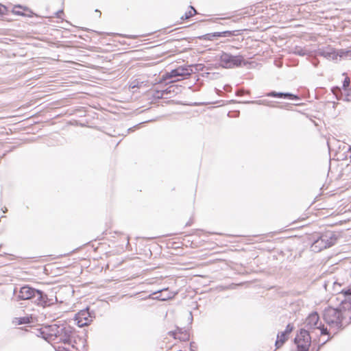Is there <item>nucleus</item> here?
<instances>
[{
    "instance_id": "obj_18",
    "label": "nucleus",
    "mask_w": 351,
    "mask_h": 351,
    "mask_svg": "<svg viewBox=\"0 0 351 351\" xmlns=\"http://www.w3.org/2000/svg\"><path fill=\"white\" fill-rule=\"evenodd\" d=\"M338 60L341 58H351V50L340 49L337 50Z\"/></svg>"
},
{
    "instance_id": "obj_31",
    "label": "nucleus",
    "mask_w": 351,
    "mask_h": 351,
    "mask_svg": "<svg viewBox=\"0 0 351 351\" xmlns=\"http://www.w3.org/2000/svg\"><path fill=\"white\" fill-rule=\"evenodd\" d=\"M326 341H324L322 343H321L320 345H319V346L317 348H313L311 349V351H319L321 348V347L326 343Z\"/></svg>"
},
{
    "instance_id": "obj_7",
    "label": "nucleus",
    "mask_w": 351,
    "mask_h": 351,
    "mask_svg": "<svg viewBox=\"0 0 351 351\" xmlns=\"http://www.w3.org/2000/svg\"><path fill=\"white\" fill-rule=\"evenodd\" d=\"M95 313L90 311L88 307L81 310L75 315V321L79 327L89 325L95 318Z\"/></svg>"
},
{
    "instance_id": "obj_2",
    "label": "nucleus",
    "mask_w": 351,
    "mask_h": 351,
    "mask_svg": "<svg viewBox=\"0 0 351 351\" xmlns=\"http://www.w3.org/2000/svg\"><path fill=\"white\" fill-rule=\"evenodd\" d=\"M323 319L332 328H344L351 322V299L342 300L337 308H326L323 311Z\"/></svg>"
},
{
    "instance_id": "obj_37",
    "label": "nucleus",
    "mask_w": 351,
    "mask_h": 351,
    "mask_svg": "<svg viewBox=\"0 0 351 351\" xmlns=\"http://www.w3.org/2000/svg\"><path fill=\"white\" fill-rule=\"evenodd\" d=\"M62 11H59V12H58V16H60V14H62Z\"/></svg>"
},
{
    "instance_id": "obj_25",
    "label": "nucleus",
    "mask_w": 351,
    "mask_h": 351,
    "mask_svg": "<svg viewBox=\"0 0 351 351\" xmlns=\"http://www.w3.org/2000/svg\"><path fill=\"white\" fill-rule=\"evenodd\" d=\"M318 328L320 330V332H321L322 335H329V332H328L327 328L324 327V325H322L321 324H319V328Z\"/></svg>"
},
{
    "instance_id": "obj_24",
    "label": "nucleus",
    "mask_w": 351,
    "mask_h": 351,
    "mask_svg": "<svg viewBox=\"0 0 351 351\" xmlns=\"http://www.w3.org/2000/svg\"><path fill=\"white\" fill-rule=\"evenodd\" d=\"M293 330V326L291 324H288L286 326L285 330L283 331L287 335L289 336V335L292 332Z\"/></svg>"
},
{
    "instance_id": "obj_5",
    "label": "nucleus",
    "mask_w": 351,
    "mask_h": 351,
    "mask_svg": "<svg viewBox=\"0 0 351 351\" xmlns=\"http://www.w3.org/2000/svg\"><path fill=\"white\" fill-rule=\"evenodd\" d=\"M294 343L297 346V351H308L311 344L309 332L304 328L300 329L294 338Z\"/></svg>"
},
{
    "instance_id": "obj_1",
    "label": "nucleus",
    "mask_w": 351,
    "mask_h": 351,
    "mask_svg": "<svg viewBox=\"0 0 351 351\" xmlns=\"http://www.w3.org/2000/svg\"><path fill=\"white\" fill-rule=\"evenodd\" d=\"M49 331L53 335L52 341L69 346L76 351H81L85 347L86 339L80 337L75 329L67 323L51 324Z\"/></svg>"
},
{
    "instance_id": "obj_12",
    "label": "nucleus",
    "mask_w": 351,
    "mask_h": 351,
    "mask_svg": "<svg viewBox=\"0 0 351 351\" xmlns=\"http://www.w3.org/2000/svg\"><path fill=\"white\" fill-rule=\"evenodd\" d=\"M49 326L50 325H47L44 328L36 329V331L35 332L36 335L37 337H41L47 342H51L53 335H51V332L49 331Z\"/></svg>"
},
{
    "instance_id": "obj_15",
    "label": "nucleus",
    "mask_w": 351,
    "mask_h": 351,
    "mask_svg": "<svg viewBox=\"0 0 351 351\" xmlns=\"http://www.w3.org/2000/svg\"><path fill=\"white\" fill-rule=\"evenodd\" d=\"M322 55L330 60H338L337 50H335L332 49L326 50L322 52Z\"/></svg>"
},
{
    "instance_id": "obj_11",
    "label": "nucleus",
    "mask_w": 351,
    "mask_h": 351,
    "mask_svg": "<svg viewBox=\"0 0 351 351\" xmlns=\"http://www.w3.org/2000/svg\"><path fill=\"white\" fill-rule=\"evenodd\" d=\"M319 315L317 312H313L307 317L306 319L305 324L306 326L308 328V329L318 328H319Z\"/></svg>"
},
{
    "instance_id": "obj_21",
    "label": "nucleus",
    "mask_w": 351,
    "mask_h": 351,
    "mask_svg": "<svg viewBox=\"0 0 351 351\" xmlns=\"http://www.w3.org/2000/svg\"><path fill=\"white\" fill-rule=\"evenodd\" d=\"M190 8L191 10H189L188 12H186L184 15V19H186L191 17L196 13V10L192 6H191Z\"/></svg>"
},
{
    "instance_id": "obj_9",
    "label": "nucleus",
    "mask_w": 351,
    "mask_h": 351,
    "mask_svg": "<svg viewBox=\"0 0 351 351\" xmlns=\"http://www.w3.org/2000/svg\"><path fill=\"white\" fill-rule=\"evenodd\" d=\"M175 294L171 292L168 288L162 289L149 294L145 298H150L160 301H166L174 297Z\"/></svg>"
},
{
    "instance_id": "obj_32",
    "label": "nucleus",
    "mask_w": 351,
    "mask_h": 351,
    "mask_svg": "<svg viewBox=\"0 0 351 351\" xmlns=\"http://www.w3.org/2000/svg\"><path fill=\"white\" fill-rule=\"evenodd\" d=\"M56 351H69V350H68V348L58 347L56 349Z\"/></svg>"
},
{
    "instance_id": "obj_13",
    "label": "nucleus",
    "mask_w": 351,
    "mask_h": 351,
    "mask_svg": "<svg viewBox=\"0 0 351 351\" xmlns=\"http://www.w3.org/2000/svg\"><path fill=\"white\" fill-rule=\"evenodd\" d=\"M234 31H225L222 32H215L213 34H207L200 36L199 38L201 40H212L215 37H225L234 36Z\"/></svg>"
},
{
    "instance_id": "obj_26",
    "label": "nucleus",
    "mask_w": 351,
    "mask_h": 351,
    "mask_svg": "<svg viewBox=\"0 0 351 351\" xmlns=\"http://www.w3.org/2000/svg\"><path fill=\"white\" fill-rule=\"evenodd\" d=\"M162 117H163V115H158V116H156L155 117H150L149 119L142 122V123L156 121L160 120V118ZM140 124H141V123H140Z\"/></svg>"
},
{
    "instance_id": "obj_27",
    "label": "nucleus",
    "mask_w": 351,
    "mask_h": 351,
    "mask_svg": "<svg viewBox=\"0 0 351 351\" xmlns=\"http://www.w3.org/2000/svg\"><path fill=\"white\" fill-rule=\"evenodd\" d=\"M29 319L27 317H20L18 320V324L21 325L28 322Z\"/></svg>"
},
{
    "instance_id": "obj_17",
    "label": "nucleus",
    "mask_w": 351,
    "mask_h": 351,
    "mask_svg": "<svg viewBox=\"0 0 351 351\" xmlns=\"http://www.w3.org/2000/svg\"><path fill=\"white\" fill-rule=\"evenodd\" d=\"M178 332V339L182 341H186L189 340L190 335L189 332L186 330H184L183 328L177 327Z\"/></svg>"
},
{
    "instance_id": "obj_6",
    "label": "nucleus",
    "mask_w": 351,
    "mask_h": 351,
    "mask_svg": "<svg viewBox=\"0 0 351 351\" xmlns=\"http://www.w3.org/2000/svg\"><path fill=\"white\" fill-rule=\"evenodd\" d=\"M220 64L224 68H232L240 66L244 62L242 56H232L230 53L222 52L219 58Z\"/></svg>"
},
{
    "instance_id": "obj_23",
    "label": "nucleus",
    "mask_w": 351,
    "mask_h": 351,
    "mask_svg": "<svg viewBox=\"0 0 351 351\" xmlns=\"http://www.w3.org/2000/svg\"><path fill=\"white\" fill-rule=\"evenodd\" d=\"M293 330V326L291 324H288L286 326L285 330L283 331L287 335L289 336V335L292 332Z\"/></svg>"
},
{
    "instance_id": "obj_14",
    "label": "nucleus",
    "mask_w": 351,
    "mask_h": 351,
    "mask_svg": "<svg viewBox=\"0 0 351 351\" xmlns=\"http://www.w3.org/2000/svg\"><path fill=\"white\" fill-rule=\"evenodd\" d=\"M149 86L150 84L147 81H140L139 80L136 79L130 82L129 87L132 90H134V88H136L138 89H143V90H145Z\"/></svg>"
},
{
    "instance_id": "obj_35",
    "label": "nucleus",
    "mask_w": 351,
    "mask_h": 351,
    "mask_svg": "<svg viewBox=\"0 0 351 351\" xmlns=\"http://www.w3.org/2000/svg\"><path fill=\"white\" fill-rule=\"evenodd\" d=\"M189 316H190V319L192 321L193 320V315H192L191 312L189 313Z\"/></svg>"
},
{
    "instance_id": "obj_34",
    "label": "nucleus",
    "mask_w": 351,
    "mask_h": 351,
    "mask_svg": "<svg viewBox=\"0 0 351 351\" xmlns=\"http://www.w3.org/2000/svg\"><path fill=\"white\" fill-rule=\"evenodd\" d=\"M3 6L0 4V14L3 13Z\"/></svg>"
},
{
    "instance_id": "obj_38",
    "label": "nucleus",
    "mask_w": 351,
    "mask_h": 351,
    "mask_svg": "<svg viewBox=\"0 0 351 351\" xmlns=\"http://www.w3.org/2000/svg\"><path fill=\"white\" fill-rule=\"evenodd\" d=\"M2 210H3V213H5L7 211V208H5V209L2 208Z\"/></svg>"
},
{
    "instance_id": "obj_8",
    "label": "nucleus",
    "mask_w": 351,
    "mask_h": 351,
    "mask_svg": "<svg viewBox=\"0 0 351 351\" xmlns=\"http://www.w3.org/2000/svg\"><path fill=\"white\" fill-rule=\"evenodd\" d=\"M193 73V69L190 66H180L175 69L171 70L170 72H167L163 76L165 80L182 77L186 78L190 76Z\"/></svg>"
},
{
    "instance_id": "obj_16",
    "label": "nucleus",
    "mask_w": 351,
    "mask_h": 351,
    "mask_svg": "<svg viewBox=\"0 0 351 351\" xmlns=\"http://www.w3.org/2000/svg\"><path fill=\"white\" fill-rule=\"evenodd\" d=\"M288 335H287L283 331L279 332L277 335V339L275 343L276 348H280L284 343L287 340Z\"/></svg>"
},
{
    "instance_id": "obj_22",
    "label": "nucleus",
    "mask_w": 351,
    "mask_h": 351,
    "mask_svg": "<svg viewBox=\"0 0 351 351\" xmlns=\"http://www.w3.org/2000/svg\"><path fill=\"white\" fill-rule=\"evenodd\" d=\"M240 111H228V112L226 114V116L228 117H238L239 115Z\"/></svg>"
},
{
    "instance_id": "obj_20",
    "label": "nucleus",
    "mask_w": 351,
    "mask_h": 351,
    "mask_svg": "<svg viewBox=\"0 0 351 351\" xmlns=\"http://www.w3.org/2000/svg\"><path fill=\"white\" fill-rule=\"evenodd\" d=\"M339 293H342L344 296V299H351V287L348 289H342Z\"/></svg>"
},
{
    "instance_id": "obj_28",
    "label": "nucleus",
    "mask_w": 351,
    "mask_h": 351,
    "mask_svg": "<svg viewBox=\"0 0 351 351\" xmlns=\"http://www.w3.org/2000/svg\"><path fill=\"white\" fill-rule=\"evenodd\" d=\"M178 330L177 329L176 330H172V331H169L168 332V335L172 337H173L174 339H178Z\"/></svg>"
},
{
    "instance_id": "obj_30",
    "label": "nucleus",
    "mask_w": 351,
    "mask_h": 351,
    "mask_svg": "<svg viewBox=\"0 0 351 351\" xmlns=\"http://www.w3.org/2000/svg\"><path fill=\"white\" fill-rule=\"evenodd\" d=\"M190 349L191 351H195L197 349V346L195 345V343L191 342L190 343Z\"/></svg>"
},
{
    "instance_id": "obj_40",
    "label": "nucleus",
    "mask_w": 351,
    "mask_h": 351,
    "mask_svg": "<svg viewBox=\"0 0 351 351\" xmlns=\"http://www.w3.org/2000/svg\"><path fill=\"white\" fill-rule=\"evenodd\" d=\"M5 118V117H0V119H3Z\"/></svg>"
},
{
    "instance_id": "obj_4",
    "label": "nucleus",
    "mask_w": 351,
    "mask_h": 351,
    "mask_svg": "<svg viewBox=\"0 0 351 351\" xmlns=\"http://www.w3.org/2000/svg\"><path fill=\"white\" fill-rule=\"evenodd\" d=\"M337 240V237L332 232L315 235L311 249L315 252H319L335 245Z\"/></svg>"
},
{
    "instance_id": "obj_29",
    "label": "nucleus",
    "mask_w": 351,
    "mask_h": 351,
    "mask_svg": "<svg viewBox=\"0 0 351 351\" xmlns=\"http://www.w3.org/2000/svg\"><path fill=\"white\" fill-rule=\"evenodd\" d=\"M350 84V80L347 77L345 79V80L343 81V86L344 88H347Z\"/></svg>"
},
{
    "instance_id": "obj_36",
    "label": "nucleus",
    "mask_w": 351,
    "mask_h": 351,
    "mask_svg": "<svg viewBox=\"0 0 351 351\" xmlns=\"http://www.w3.org/2000/svg\"><path fill=\"white\" fill-rule=\"evenodd\" d=\"M312 121L315 123V125H318V123L315 121L312 120Z\"/></svg>"
},
{
    "instance_id": "obj_33",
    "label": "nucleus",
    "mask_w": 351,
    "mask_h": 351,
    "mask_svg": "<svg viewBox=\"0 0 351 351\" xmlns=\"http://www.w3.org/2000/svg\"><path fill=\"white\" fill-rule=\"evenodd\" d=\"M193 223V221L191 219H190L188 222H186L185 226H191V224Z\"/></svg>"
},
{
    "instance_id": "obj_3",
    "label": "nucleus",
    "mask_w": 351,
    "mask_h": 351,
    "mask_svg": "<svg viewBox=\"0 0 351 351\" xmlns=\"http://www.w3.org/2000/svg\"><path fill=\"white\" fill-rule=\"evenodd\" d=\"M14 294L17 300H30L42 306H48L56 304L58 302L56 297L49 296L44 291L36 289L29 285H24L19 288L14 289Z\"/></svg>"
},
{
    "instance_id": "obj_19",
    "label": "nucleus",
    "mask_w": 351,
    "mask_h": 351,
    "mask_svg": "<svg viewBox=\"0 0 351 351\" xmlns=\"http://www.w3.org/2000/svg\"><path fill=\"white\" fill-rule=\"evenodd\" d=\"M165 93H167V90H152L149 92V95H151L154 98H156V99H160L163 97Z\"/></svg>"
},
{
    "instance_id": "obj_10",
    "label": "nucleus",
    "mask_w": 351,
    "mask_h": 351,
    "mask_svg": "<svg viewBox=\"0 0 351 351\" xmlns=\"http://www.w3.org/2000/svg\"><path fill=\"white\" fill-rule=\"evenodd\" d=\"M268 96L271 97H277L279 98H282L284 99L289 101V103H287L289 105L293 106H300L301 104L299 102L300 101V99L298 98L297 96L291 94V93H277L275 91L270 92L267 94Z\"/></svg>"
},
{
    "instance_id": "obj_39",
    "label": "nucleus",
    "mask_w": 351,
    "mask_h": 351,
    "mask_svg": "<svg viewBox=\"0 0 351 351\" xmlns=\"http://www.w3.org/2000/svg\"><path fill=\"white\" fill-rule=\"evenodd\" d=\"M174 81H179V79L174 80L173 82H174Z\"/></svg>"
}]
</instances>
